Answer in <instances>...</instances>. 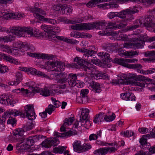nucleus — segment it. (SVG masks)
I'll return each instance as SVG.
<instances>
[{
  "label": "nucleus",
  "mask_w": 155,
  "mask_h": 155,
  "mask_svg": "<svg viewBox=\"0 0 155 155\" xmlns=\"http://www.w3.org/2000/svg\"><path fill=\"white\" fill-rule=\"evenodd\" d=\"M81 97V99L82 100V102L84 103H86L89 101L88 96L82 97Z\"/></svg>",
  "instance_id": "55"
},
{
  "label": "nucleus",
  "mask_w": 155,
  "mask_h": 155,
  "mask_svg": "<svg viewBox=\"0 0 155 155\" xmlns=\"http://www.w3.org/2000/svg\"><path fill=\"white\" fill-rule=\"evenodd\" d=\"M121 97L122 99L126 101H127L129 99V93H126L124 94H121Z\"/></svg>",
  "instance_id": "46"
},
{
  "label": "nucleus",
  "mask_w": 155,
  "mask_h": 155,
  "mask_svg": "<svg viewBox=\"0 0 155 155\" xmlns=\"http://www.w3.org/2000/svg\"><path fill=\"white\" fill-rule=\"evenodd\" d=\"M74 150V151L82 152V150L84 149L81 145V142L80 141H77L73 143V145Z\"/></svg>",
  "instance_id": "19"
},
{
  "label": "nucleus",
  "mask_w": 155,
  "mask_h": 155,
  "mask_svg": "<svg viewBox=\"0 0 155 155\" xmlns=\"http://www.w3.org/2000/svg\"><path fill=\"white\" fill-rule=\"evenodd\" d=\"M154 17L153 15H146L143 18L142 22L143 25L147 28H152L155 27V22Z\"/></svg>",
  "instance_id": "7"
},
{
  "label": "nucleus",
  "mask_w": 155,
  "mask_h": 155,
  "mask_svg": "<svg viewBox=\"0 0 155 155\" xmlns=\"http://www.w3.org/2000/svg\"><path fill=\"white\" fill-rule=\"evenodd\" d=\"M107 148V153L115 152L117 150L116 148L114 147H108Z\"/></svg>",
  "instance_id": "53"
},
{
  "label": "nucleus",
  "mask_w": 155,
  "mask_h": 155,
  "mask_svg": "<svg viewBox=\"0 0 155 155\" xmlns=\"http://www.w3.org/2000/svg\"><path fill=\"white\" fill-rule=\"evenodd\" d=\"M57 32V31H53V29H52L51 28H50L48 31H46L45 32L47 33V35L49 36L50 35H55L56 34ZM48 38L49 39H51L50 37H48Z\"/></svg>",
  "instance_id": "35"
},
{
  "label": "nucleus",
  "mask_w": 155,
  "mask_h": 155,
  "mask_svg": "<svg viewBox=\"0 0 155 155\" xmlns=\"http://www.w3.org/2000/svg\"><path fill=\"white\" fill-rule=\"evenodd\" d=\"M139 12L138 10L135 8L127 9L120 12H116L117 17L122 18H124L126 17V15H131Z\"/></svg>",
  "instance_id": "9"
},
{
  "label": "nucleus",
  "mask_w": 155,
  "mask_h": 155,
  "mask_svg": "<svg viewBox=\"0 0 155 155\" xmlns=\"http://www.w3.org/2000/svg\"><path fill=\"white\" fill-rule=\"evenodd\" d=\"M144 55L146 57H152L155 56V51H147L145 53Z\"/></svg>",
  "instance_id": "37"
},
{
  "label": "nucleus",
  "mask_w": 155,
  "mask_h": 155,
  "mask_svg": "<svg viewBox=\"0 0 155 155\" xmlns=\"http://www.w3.org/2000/svg\"><path fill=\"white\" fill-rule=\"evenodd\" d=\"M0 73H4L8 71V68L6 66H3L0 64Z\"/></svg>",
  "instance_id": "41"
},
{
  "label": "nucleus",
  "mask_w": 155,
  "mask_h": 155,
  "mask_svg": "<svg viewBox=\"0 0 155 155\" xmlns=\"http://www.w3.org/2000/svg\"><path fill=\"white\" fill-rule=\"evenodd\" d=\"M92 82L91 84L92 90L94 91L95 93H100L101 91V90L99 84L96 82Z\"/></svg>",
  "instance_id": "24"
},
{
  "label": "nucleus",
  "mask_w": 155,
  "mask_h": 155,
  "mask_svg": "<svg viewBox=\"0 0 155 155\" xmlns=\"http://www.w3.org/2000/svg\"><path fill=\"white\" fill-rule=\"evenodd\" d=\"M138 60L137 59L133 58L131 59H125V63H135L137 62Z\"/></svg>",
  "instance_id": "51"
},
{
  "label": "nucleus",
  "mask_w": 155,
  "mask_h": 155,
  "mask_svg": "<svg viewBox=\"0 0 155 155\" xmlns=\"http://www.w3.org/2000/svg\"><path fill=\"white\" fill-rule=\"evenodd\" d=\"M94 52L95 51L93 50H90L86 49L85 53H84V58L86 60L87 59L86 58V57H87V58L89 57H92V54H93ZM87 60L88 61V58H87Z\"/></svg>",
  "instance_id": "29"
},
{
  "label": "nucleus",
  "mask_w": 155,
  "mask_h": 155,
  "mask_svg": "<svg viewBox=\"0 0 155 155\" xmlns=\"http://www.w3.org/2000/svg\"><path fill=\"white\" fill-rule=\"evenodd\" d=\"M108 6H109V8H116L118 7V5L115 3H112L111 2H109L108 3Z\"/></svg>",
  "instance_id": "61"
},
{
  "label": "nucleus",
  "mask_w": 155,
  "mask_h": 155,
  "mask_svg": "<svg viewBox=\"0 0 155 155\" xmlns=\"http://www.w3.org/2000/svg\"><path fill=\"white\" fill-rule=\"evenodd\" d=\"M104 116V113L102 112L96 115L93 120L94 122L95 123H97L99 122H101L104 120L103 118Z\"/></svg>",
  "instance_id": "23"
},
{
  "label": "nucleus",
  "mask_w": 155,
  "mask_h": 155,
  "mask_svg": "<svg viewBox=\"0 0 155 155\" xmlns=\"http://www.w3.org/2000/svg\"><path fill=\"white\" fill-rule=\"evenodd\" d=\"M45 110L49 114H51L52 112L54 110V106L52 105L49 104Z\"/></svg>",
  "instance_id": "34"
},
{
  "label": "nucleus",
  "mask_w": 155,
  "mask_h": 155,
  "mask_svg": "<svg viewBox=\"0 0 155 155\" xmlns=\"http://www.w3.org/2000/svg\"><path fill=\"white\" fill-rule=\"evenodd\" d=\"M22 14H15V13H8L6 14V16L5 17H8L9 18H20L23 17Z\"/></svg>",
  "instance_id": "28"
},
{
  "label": "nucleus",
  "mask_w": 155,
  "mask_h": 155,
  "mask_svg": "<svg viewBox=\"0 0 155 155\" xmlns=\"http://www.w3.org/2000/svg\"><path fill=\"white\" fill-rule=\"evenodd\" d=\"M25 113L26 114V116L28 119L31 120L35 118V113L34 111L33 105H27L25 107Z\"/></svg>",
  "instance_id": "8"
},
{
  "label": "nucleus",
  "mask_w": 155,
  "mask_h": 155,
  "mask_svg": "<svg viewBox=\"0 0 155 155\" xmlns=\"http://www.w3.org/2000/svg\"><path fill=\"white\" fill-rule=\"evenodd\" d=\"M48 63L53 68L56 66H61V65L62 66L63 64L64 66V63L62 62H56L53 61L52 62L48 61Z\"/></svg>",
  "instance_id": "32"
},
{
  "label": "nucleus",
  "mask_w": 155,
  "mask_h": 155,
  "mask_svg": "<svg viewBox=\"0 0 155 155\" xmlns=\"http://www.w3.org/2000/svg\"><path fill=\"white\" fill-rule=\"evenodd\" d=\"M120 55L121 56H124L126 57L130 58L135 55H138V54L137 51H127L125 50H122L120 52Z\"/></svg>",
  "instance_id": "13"
},
{
  "label": "nucleus",
  "mask_w": 155,
  "mask_h": 155,
  "mask_svg": "<svg viewBox=\"0 0 155 155\" xmlns=\"http://www.w3.org/2000/svg\"><path fill=\"white\" fill-rule=\"evenodd\" d=\"M33 127V124L29 123L26 125L24 126L23 127V130L27 131L31 130Z\"/></svg>",
  "instance_id": "36"
},
{
  "label": "nucleus",
  "mask_w": 155,
  "mask_h": 155,
  "mask_svg": "<svg viewBox=\"0 0 155 155\" xmlns=\"http://www.w3.org/2000/svg\"><path fill=\"white\" fill-rule=\"evenodd\" d=\"M100 24V26H103V25L104 26H106V28L107 29H115L117 28L116 27V23L114 22H98Z\"/></svg>",
  "instance_id": "15"
},
{
  "label": "nucleus",
  "mask_w": 155,
  "mask_h": 155,
  "mask_svg": "<svg viewBox=\"0 0 155 155\" xmlns=\"http://www.w3.org/2000/svg\"><path fill=\"white\" fill-rule=\"evenodd\" d=\"M89 91L87 89H84L81 91L80 97L87 96Z\"/></svg>",
  "instance_id": "39"
},
{
  "label": "nucleus",
  "mask_w": 155,
  "mask_h": 155,
  "mask_svg": "<svg viewBox=\"0 0 155 155\" xmlns=\"http://www.w3.org/2000/svg\"><path fill=\"white\" fill-rule=\"evenodd\" d=\"M117 84H131L133 83L132 81H131L130 80L128 79V80H127L126 79H123L121 77H119L116 81Z\"/></svg>",
  "instance_id": "21"
},
{
  "label": "nucleus",
  "mask_w": 155,
  "mask_h": 155,
  "mask_svg": "<svg viewBox=\"0 0 155 155\" xmlns=\"http://www.w3.org/2000/svg\"><path fill=\"white\" fill-rule=\"evenodd\" d=\"M7 123L8 124H11L13 126L14 124L16 123L15 119L11 117H9L7 121Z\"/></svg>",
  "instance_id": "42"
},
{
  "label": "nucleus",
  "mask_w": 155,
  "mask_h": 155,
  "mask_svg": "<svg viewBox=\"0 0 155 155\" xmlns=\"http://www.w3.org/2000/svg\"><path fill=\"white\" fill-rule=\"evenodd\" d=\"M21 74L20 73H18L17 74V78L16 79V83L17 82V85L18 84V83L21 81L22 79L21 77Z\"/></svg>",
  "instance_id": "50"
},
{
  "label": "nucleus",
  "mask_w": 155,
  "mask_h": 155,
  "mask_svg": "<svg viewBox=\"0 0 155 155\" xmlns=\"http://www.w3.org/2000/svg\"><path fill=\"white\" fill-rule=\"evenodd\" d=\"M99 77V79L103 78L105 79H109L107 74L101 72Z\"/></svg>",
  "instance_id": "38"
},
{
  "label": "nucleus",
  "mask_w": 155,
  "mask_h": 155,
  "mask_svg": "<svg viewBox=\"0 0 155 155\" xmlns=\"http://www.w3.org/2000/svg\"><path fill=\"white\" fill-rule=\"evenodd\" d=\"M62 6L61 4H58L53 5L52 8L55 11H60L61 12Z\"/></svg>",
  "instance_id": "33"
},
{
  "label": "nucleus",
  "mask_w": 155,
  "mask_h": 155,
  "mask_svg": "<svg viewBox=\"0 0 155 155\" xmlns=\"http://www.w3.org/2000/svg\"><path fill=\"white\" fill-rule=\"evenodd\" d=\"M66 147H56L54 148L53 150V152L54 153H62L63 152L64 150L66 149Z\"/></svg>",
  "instance_id": "25"
},
{
  "label": "nucleus",
  "mask_w": 155,
  "mask_h": 155,
  "mask_svg": "<svg viewBox=\"0 0 155 155\" xmlns=\"http://www.w3.org/2000/svg\"><path fill=\"white\" fill-rule=\"evenodd\" d=\"M89 110L87 109H83L80 117L79 122H81V126L86 128L87 125L90 124L89 120L88 118L89 114Z\"/></svg>",
  "instance_id": "5"
},
{
  "label": "nucleus",
  "mask_w": 155,
  "mask_h": 155,
  "mask_svg": "<svg viewBox=\"0 0 155 155\" xmlns=\"http://www.w3.org/2000/svg\"><path fill=\"white\" fill-rule=\"evenodd\" d=\"M138 28L137 25H134L127 26V29L129 30H133Z\"/></svg>",
  "instance_id": "64"
},
{
  "label": "nucleus",
  "mask_w": 155,
  "mask_h": 155,
  "mask_svg": "<svg viewBox=\"0 0 155 155\" xmlns=\"http://www.w3.org/2000/svg\"><path fill=\"white\" fill-rule=\"evenodd\" d=\"M68 81L69 85L71 87H74L76 85V80H68Z\"/></svg>",
  "instance_id": "60"
},
{
  "label": "nucleus",
  "mask_w": 155,
  "mask_h": 155,
  "mask_svg": "<svg viewBox=\"0 0 155 155\" xmlns=\"http://www.w3.org/2000/svg\"><path fill=\"white\" fill-rule=\"evenodd\" d=\"M129 99L128 100L133 101V100H135L136 97L135 96L134 94L132 93L129 92Z\"/></svg>",
  "instance_id": "58"
},
{
  "label": "nucleus",
  "mask_w": 155,
  "mask_h": 155,
  "mask_svg": "<svg viewBox=\"0 0 155 155\" xmlns=\"http://www.w3.org/2000/svg\"><path fill=\"white\" fill-rule=\"evenodd\" d=\"M32 90L33 93H40V94L45 97L52 96L48 88H40L38 87H32Z\"/></svg>",
  "instance_id": "11"
},
{
  "label": "nucleus",
  "mask_w": 155,
  "mask_h": 155,
  "mask_svg": "<svg viewBox=\"0 0 155 155\" xmlns=\"http://www.w3.org/2000/svg\"><path fill=\"white\" fill-rule=\"evenodd\" d=\"M127 68L132 69H141L142 68V65L139 64H127Z\"/></svg>",
  "instance_id": "27"
},
{
  "label": "nucleus",
  "mask_w": 155,
  "mask_h": 155,
  "mask_svg": "<svg viewBox=\"0 0 155 155\" xmlns=\"http://www.w3.org/2000/svg\"><path fill=\"white\" fill-rule=\"evenodd\" d=\"M11 35H9L8 36H5L3 37L0 38V41H2L4 42H8V41H12L13 40V37H12Z\"/></svg>",
  "instance_id": "30"
},
{
  "label": "nucleus",
  "mask_w": 155,
  "mask_h": 155,
  "mask_svg": "<svg viewBox=\"0 0 155 155\" xmlns=\"http://www.w3.org/2000/svg\"><path fill=\"white\" fill-rule=\"evenodd\" d=\"M0 47L2 50L4 52H6L8 53H11L12 51H15L16 52H18V50L15 49H11L9 47L6 45L2 44L0 45Z\"/></svg>",
  "instance_id": "16"
},
{
  "label": "nucleus",
  "mask_w": 155,
  "mask_h": 155,
  "mask_svg": "<svg viewBox=\"0 0 155 155\" xmlns=\"http://www.w3.org/2000/svg\"><path fill=\"white\" fill-rule=\"evenodd\" d=\"M15 90L19 91V93L21 92L22 94L25 93L26 94H27L28 93V90L27 89H25L23 88H21L20 90V89H15Z\"/></svg>",
  "instance_id": "59"
},
{
  "label": "nucleus",
  "mask_w": 155,
  "mask_h": 155,
  "mask_svg": "<svg viewBox=\"0 0 155 155\" xmlns=\"http://www.w3.org/2000/svg\"><path fill=\"white\" fill-rule=\"evenodd\" d=\"M147 139L145 138L143 136L141 138L140 140V142L142 145H145L147 143Z\"/></svg>",
  "instance_id": "56"
},
{
  "label": "nucleus",
  "mask_w": 155,
  "mask_h": 155,
  "mask_svg": "<svg viewBox=\"0 0 155 155\" xmlns=\"http://www.w3.org/2000/svg\"><path fill=\"white\" fill-rule=\"evenodd\" d=\"M117 14L116 12H111L109 13L108 17L110 19H112L115 17H117Z\"/></svg>",
  "instance_id": "52"
},
{
  "label": "nucleus",
  "mask_w": 155,
  "mask_h": 155,
  "mask_svg": "<svg viewBox=\"0 0 155 155\" xmlns=\"http://www.w3.org/2000/svg\"><path fill=\"white\" fill-rule=\"evenodd\" d=\"M60 141L57 137L48 138L43 141L41 144L42 147L46 148H49L51 146H57L59 143Z\"/></svg>",
  "instance_id": "6"
},
{
  "label": "nucleus",
  "mask_w": 155,
  "mask_h": 155,
  "mask_svg": "<svg viewBox=\"0 0 155 155\" xmlns=\"http://www.w3.org/2000/svg\"><path fill=\"white\" fill-rule=\"evenodd\" d=\"M0 55L4 59L6 60L7 61H9V62L12 58H10L9 57L7 56L6 54L3 53H0Z\"/></svg>",
  "instance_id": "45"
},
{
  "label": "nucleus",
  "mask_w": 155,
  "mask_h": 155,
  "mask_svg": "<svg viewBox=\"0 0 155 155\" xmlns=\"http://www.w3.org/2000/svg\"><path fill=\"white\" fill-rule=\"evenodd\" d=\"M11 30L10 31L12 33H14L15 35H17L19 37L22 36L24 33L30 35L31 36H32L33 35V29L31 28L14 26Z\"/></svg>",
  "instance_id": "4"
},
{
  "label": "nucleus",
  "mask_w": 155,
  "mask_h": 155,
  "mask_svg": "<svg viewBox=\"0 0 155 155\" xmlns=\"http://www.w3.org/2000/svg\"><path fill=\"white\" fill-rule=\"evenodd\" d=\"M94 67V66L93 64L87 62L82 69L90 75L92 70V69H93Z\"/></svg>",
  "instance_id": "17"
},
{
  "label": "nucleus",
  "mask_w": 155,
  "mask_h": 155,
  "mask_svg": "<svg viewBox=\"0 0 155 155\" xmlns=\"http://www.w3.org/2000/svg\"><path fill=\"white\" fill-rule=\"evenodd\" d=\"M87 61L81 58L76 57L74 59V65L73 67L75 68L78 69L80 68H82L83 67Z\"/></svg>",
  "instance_id": "12"
},
{
  "label": "nucleus",
  "mask_w": 155,
  "mask_h": 155,
  "mask_svg": "<svg viewBox=\"0 0 155 155\" xmlns=\"http://www.w3.org/2000/svg\"><path fill=\"white\" fill-rule=\"evenodd\" d=\"M113 61L114 63L116 64L122 65L125 67H127V63H125V59L122 58H115L114 59Z\"/></svg>",
  "instance_id": "20"
},
{
  "label": "nucleus",
  "mask_w": 155,
  "mask_h": 155,
  "mask_svg": "<svg viewBox=\"0 0 155 155\" xmlns=\"http://www.w3.org/2000/svg\"><path fill=\"white\" fill-rule=\"evenodd\" d=\"M31 10L33 12H35L34 14V16L40 20L45 22H48L52 24H55L57 23V21L56 20L52 19L45 18L43 16L39 14L38 12L42 15H45L46 14L45 11L40 8L35 6L34 8H31Z\"/></svg>",
  "instance_id": "2"
},
{
  "label": "nucleus",
  "mask_w": 155,
  "mask_h": 155,
  "mask_svg": "<svg viewBox=\"0 0 155 155\" xmlns=\"http://www.w3.org/2000/svg\"><path fill=\"white\" fill-rule=\"evenodd\" d=\"M127 25V23L126 22L121 23L117 25H116V27H117V28H124Z\"/></svg>",
  "instance_id": "57"
},
{
  "label": "nucleus",
  "mask_w": 155,
  "mask_h": 155,
  "mask_svg": "<svg viewBox=\"0 0 155 155\" xmlns=\"http://www.w3.org/2000/svg\"><path fill=\"white\" fill-rule=\"evenodd\" d=\"M143 60L145 61H147L148 62H154L155 61V56L147 58H144L143 59Z\"/></svg>",
  "instance_id": "40"
},
{
  "label": "nucleus",
  "mask_w": 155,
  "mask_h": 155,
  "mask_svg": "<svg viewBox=\"0 0 155 155\" xmlns=\"http://www.w3.org/2000/svg\"><path fill=\"white\" fill-rule=\"evenodd\" d=\"M95 154L101 155H105L107 153V148H100L99 149L95 150L94 152Z\"/></svg>",
  "instance_id": "22"
},
{
  "label": "nucleus",
  "mask_w": 155,
  "mask_h": 155,
  "mask_svg": "<svg viewBox=\"0 0 155 155\" xmlns=\"http://www.w3.org/2000/svg\"><path fill=\"white\" fill-rule=\"evenodd\" d=\"M134 133L131 131H127L126 132H124V135L125 137H129L133 135Z\"/></svg>",
  "instance_id": "48"
},
{
  "label": "nucleus",
  "mask_w": 155,
  "mask_h": 155,
  "mask_svg": "<svg viewBox=\"0 0 155 155\" xmlns=\"http://www.w3.org/2000/svg\"><path fill=\"white\" fill-rule=\"evenodd\" d=\"M149 154L151 155L153 153H155V145L150 147L149 148Z\"/></svg>",
  "instance_id": "62"
},
{
  "label": "nucleus",
  "mask_w": 155,
  "mask_h": 155,
  "mask_svg": "<svg viewBox=\"0 0 155 155\" xmlns=\"http://www.w3.org/2000/svg\"><path fill=\"white\" fill-rule=\"evenodd\" d=\"M98 56H100V59H97L95 61L98 62L99 64L101 63L104 64L106 62H110V55L108 53H106L104 52H100L98 53Z\"/></svg>",
  "instance_id": "10"
},
{
  "label": "nucleus",
  "mask_w": 155,
  "mask_h": 155,
  "mask_svg": "<svg viewBox=\"0 0 155 155\" xmlns=\"http://www.w3.org/2000/svg\"><path fill=\"white\" fill-rule=\"evenodd\" d=\"M12 0H0V3L7 4L11 3L12 2Z\"/></svg>",
  "instance_id": "63"
},
{
  "label": "nucleus",
  "mask_w": 155,
  "mask_h": 155,
  "mask_svg": "<svg viewBox=\"0 0 155 155\" xmlns=\"http://www.w3.org/2000/svg\"><path fill=\"white\" fill-rule=\"evenodd\" d=\"M77 79V76L76 74H69L68 78V80H76Z\"/></svg>",
  "instance_id": "43"
},
{
  "label": "nucleus",
  "mask_w": 155,
  "mask_h": 155,
  "mask_svg": "<svg viewBox=\"0 0 155 155\" xmlns=\"http://www.w3.org/2000/svg\"><path fill=\"white\" fill-rule=\"evenodd\" d=\"M5 97L6 98V100H5L6 102V103L3 104H5V105L9 104L10 105H11L13 106H14V104L16 103L15 101H13V100H12L11 99H10L8 96H7L6 95H5Z\"/></svg>",
  "instance_id": "31"
},
{
  "label": "nucleus",
  "mask_w": 155,
  "mask_h": 155,
  "mask_svg": "<svg viewBox=\"0 0 155 155\" xmlns=\"http://www.w3.org/2000/svg\"><path fill=\"white\" fill-rule=\"evenodd\" d=\"M26 142L20 145L21 143L23 142L21 141V143H17L16 145V148L19 152H21L26 151L32 152L35 150V146L33 143L35 141L32 137H29L27 139Z\"/></svg>",
  "instance_id": "1"
},
{
  "label": "nucleus",
  "mask_w": 155,
  "mask_h": 155,
  "mask_svg": "<svg viewBox=\"0 0 155 155\" xmlns=\"http://www.w3.org/2000/svg\"><path fill=\"white\" fill-rule=\"evenodd\" d=\"M100 24L97 22L91 23H80L73 25L71 26V29L74 30H90L94 28H100Z\"/></svg>",
  "instance_id": "3"
},
{
  "label": "nucleus",
  "mask_w": 155,
  "mask_h": 155,
  "mask_svg": "<svg viewBox=\"0 0 155 155\" xmlns=\"http://www.w3.org/2000/svg\"><path fill=\"white\" fill-rule=\"evenodd\" d=\"M95 67L93 69H92V70L90 74L91 77H93L95 76L96 78H98L101 71H99L95 68Z\"/></svg>",
  "instance_id": "26"
},
{
  "label": "nucleus",
  "mask_w": 155,
  "mask_h": 155,
  "mask_svg": "<svg viewBox=\"0 0 155 155\" xmlns=\"http://www.w3.org/2000/svg\"><path fill=\"white\" fill-rule=\"evenodd\" d=\"M49 37H50L51 39H53V38H56L57 39L59 40H62L64 41V38H63V37L60 36H59L56 35H50L49 36Z\"/></svg>",
  "instance_id": "44"
},
{
  "label": "nucleus",
  "mask_w": 155,
  "mask_h": 155,
  "mask_svg": "<svg viewBox=\"0 0 155 155\" xmlns=\"http://www.w3.org/2000/svg\"><path fill=\"white\" fill-rule=\"evenodd\" d=\"M61 11L62 14H69L72 12V10L70 6L64 4L62 5L61 8Z\"/></svg>",
  "instance_id": "18"
},
{
  "label": "nucleus",
  "mask_w": 155,
  "mask_h": 155,
  "mask_svg": "<svg viewBox=\"0 0 155 155\" xmlns=\"http://www.w3.org/2000/svg\"><path fill=\"white\" fill-rule=\"evenodd\" d=\"M98 136L95 134H92L89 136V140H95L97 139Z\"/></svg>",
  "instance_id": "54"
},
{
  "label": "nucleus",
  "mask_w": 155,
  "mask_h": 155,
  "mask_svg": "<svg viewBox=\"0 0 155 155\" xmlns=\"http://www.w3.org/2000/svg\"><path fill=\"white\" fill-rule=\"evenodd\" d=\"M74 132L73 131L70 130L67 132H64L62 134L59 133L57 132L54 133V136L58 137H68L72 136L74 134Z\"/></svg>",
  "instance_id": "14"
},
{
  "label": "nucleus",
  "mask_w": 155,
  "mask_h": 155,
  "mask_svg": "<svg viewBox=\"0 0 155 155\" xmlns=\"http://www.w3.org/2000/svg\"><path fill=\"white\" fill-rule=\"evenodd\" d=\"M5 95H2L0 96V103L2 104H6V102L5 101L6 99V98L5 97Z\"/></svg>",
  "instance_id": "47"
},
{
  "label": "nucleus",
  "mask_w": 155,
  "mask_h": 155,
  "mask_svg": "<svg viewBox=\"0 0 155 155\" xmlns=\"http://www.w3.org/2000/svg\"><path fill=\"white\" fill-rule=\"evenodd\" d=\"M13 113L15 114V116H17L19 115L21 117H25V113H22L20 112H18V111H16L15 112V111H13Z\"/></svg>",
  "instance_id": "49"
}]
</instances>
